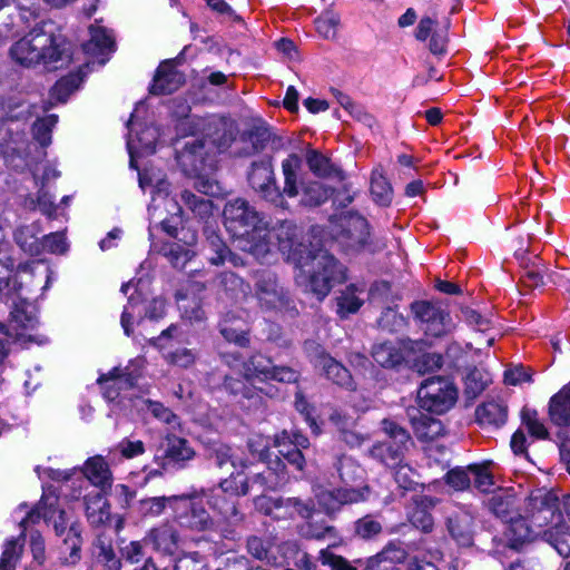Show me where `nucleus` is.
<instances>
[{"instance_id": "f257e3e1", "label": "nucleus", "mask_w": 570, "mask_h": 570, "mask_svg": "<svg viewBox=\"0 0 570 570\" xmlns=\"http://www.w3.org/2000/svg\"><path fill=\"white\" fill-rule=\"evenodd\" d=\"M11 58L23 67L42 63L49 69L68 67L72 62V43L52 20H41L9 50Z\"/></svg>"}, {"instance_id": "f03ea898", "label": "nucleus", "mask_w": 570, "mask_h": 570, "mask_svg": "<svg viewBox=\"0 0 570 570\" xmlns=\"http://www.w3.org/2000/svg\"><path fill=\"white\" fill-rule=\"evenodd\" d=\"M224 225L240 250L264 258L269 252L268 229L263 216L244 198L225 204Z\"/></svg>"}, {"instance_id": "7ed1b4c3", "label": "nucleus", "mask_w": 570, "mask_h": 570, "mask_svg": "<svg viewBox=\"0 0 570 570\" xmlns=\"http://www.w3.org/2000/svg\"><path fill=\"white\" fill-rule=\"evenodd\" d=\"M288 258L308 275L309 291L318 299L325 298L336 284L347 281L344 265L322 247L298 243L291 247Z\"/></svg>"}, {"instance_id": "20e7f679", "label": "nucleus", "mask_w": 570, "mask_h": 570, "mask_svg": "<svg viewBox=\"0 0 570 570\" xmlns=\"http://www.w3.org/2000/svg\"><path fill=\"white\" fill-rule=\"evenodd\" d=\"M249 492V479L242 471L232 472L228 478L222 479L218 487L210 490H200L206 498L208 507L225 521L238 523L244 514L238 509V498Z\"/></svg>"}, {"instance_id": "39448f33", "label": "nucleus", "mask_w": 570, "mask_h": 570, "mask_svg": "<svg viewBox=\"0 0 570 570\" xmlns=\"http://www.w3.org/2000/svg\"><path fill=\"white\" fill-rule=\"evenodd\" d=\"M380 430L385 439L376 441L368 450V455L384 466H394L405 461L414 449V440L409 430L395 417H384Z\"/></svg>"}, {"instance_id": "423d86ee", "label": "nucleus", "mask_w": 570, "mask_h": 570, "mask_svg": "<svg viewBox=\"0 0 570 570\" xmlns=\"http://www.w3.org/2000/svg\"><path fill=\"white\" fill-rule=\"evenodd\" d=\"M222 390L235 400L245 411H258L265 407L266 399L274 397L278 390L265 383L262 386L255 385L254 379L246 375H225L222 382Z\"/></svg>"}, {"instance_id": "0eeeda50", "label": "nucleus", "mask_w": 570, "mask_h": 570, "mask_svg": "<svg viewBox=\"0 0 570 570\" xmlns=\"http://www.w3.org/2000/svg\"><path fill=\"white\" fill-rule=\"evenodd\" d=\"M304 348L308 361L320 376L342 390L348 392H355L357 390V383L350 368L333 357L322 344L308 341L305 342Z\"/></svg>"}, {"instance_id": "6e6552de", "label": "nucleus", "mask_w": 570, "mask_h": 570, "mask_svg": "<svg viewBox=\"0 0 570 570\" xmlns=\"http://www.w3.org/2000/svg\"><path fill=\"white\" fill-rule=\"evenodd\" d=\"M458 401V389L444 376L425 379L417 390V405L430 414L441 415L450 411Z\"/></svg>"}, {"instance_id": "1a4fd4ad", "label": "nucleus", "mask_w": 570, "mask_h": 570, "mask_svg": "<svg viewBox=\"0 0 570 570\" xmlns=\"http://www.w3.org/2000/svg\"><path fill=\"white\" fill-rule=\"evenodd\" d=\"M411 313L426 336L440 338L454 328V323L441 299H417L410 305Z\"/></svg>"}, {"instance_id": "9d476101", "label": "nucleus", "mask_w": 570, "mask_h": 570, "mask_svg": "<svg viewBox=\"0 0 570 570\" xmlns=\"http://www.w3.org/2000/svg\"><path fill=\"white\" fill-rule=\"evenodd\" d=\"M199 492L173 495L171 512L174 520L184 529L204 532L214 527V520L204 505Z\"/></svg>"}, {"instance_id": "9b49d317", "label": "nucleus", "mask_w": 570, "mask_h": 570, "mask_svg": "<svg viewBox=\"0 0 570 570\" xmlns=\"http://www.w3.org/2000/svg\"><path fill=\"white\" fill-rule=\"evenodd\" d=\"M248 185L266 202L275 207L283 209L288 208L287 202L283 198V194L276 184L273 157L264 155L258 160H254L247 170Z\"/></svg>"}, {"instance_id": "f8f14e48", "label": "nucleus", "mask_w": 570, "mask_h": 570, "mask_svg": "<svg viewBox=\"0 0 570 570\" xmlns=\"http://www.w3.org/2000/svg\"><path fill=\"white\" fill-rule=\"evenodd\" d=\"M525 514L538 529L550 524L561 525L562 523L558 495L544 489H537L530 493L525 504Z\"/></svg>"}, {"instance_id": "ddd939ff", "label": "nucleus", "mask_w": 570, "mask_h": 570, "mask_svg": "<svg viewBox=\"0 0 570 570\" xmlns=\"http://www.w3.org/2000/svg\"><path fill=\"white\" fill-rule=\"evenodd\" d=\"M255 296L266 312L286 309L291 304L288 293L278 284L277 276L268 269L255 274Z\"/></svg>"}, {"instance_id": "4468645a", "label": "nucleus", "mask_w": 570, "mask_h": 570, "mask_svg": "<svg viewBox=\"0 0 570 570\" xmlns=\"http://www.w3.org/2000/svg\"><path fill=\"white\" fill-rule=\"evenodd\" d=\"M409 557L405 543L399 539L387 541L380 551L366 557L357 558L361 562V570H401Z\"/></svg>"}, {"instance_id": "2eb2a0df", "label": "nucleus", "mask_w": 570, "mask_h": 570, "mask_svg": "<svg viewBox=\"0 0 570 570\" xmlns=\"http://www.w3.org/2000/svg\"><path fill=\"white\" fill-rule=\"evenodd\" d=\"M508 523L503 538H493V542L503 548L520 551L527 543L532 542L539 532L537 527L530 522L528 515L518 513L513 518L505 521Z\"/></svg>"}, {"instance_id": "dca6fc26", "label": "nucleus", "mask_w": 570, "mask_h": 570, "mask_svg": "<svg viewBox=\"0 0 570 570\" xmlns=\"http://www.w3.org/2000/svg\"><path fill=\"white\" fill-rule=\"evenodd\" d=\"M158 452H160L158 460H160L161 466L170 468L173 471L185 469L196 455L189 441L174 433H168L165 436Z\"/></svg>"}, {"instance_id": "f3484780", "label": "nucleus", "mask_w": 570, "mask_h": 570, "mask_svg": "<svg viewBox=\"0 0 570 570\" xmlns=\"http://www.w3.org/2000/svg\"><path fill=\"white\" fill-rule=\"evenodd\" d=\"M175 157L181 170L189 177H199L207 170V148L204 137L186 141L175 149Z\"/></svg>"}, {"instance_id": "a211bd4d", "label": "nucleus", "mask_w": 570, "mask_h": 570, "mask_svg": "<svg viewBox=\"0 0 570 570\" xmlns=\"http://www.w3.org/2000/svg\"><path fill=\"white\" fill-rule=\"evenodd\" d=\"M203 253L210 265L220 266L228 259L236 265L238 258L225 242L217 222H207L203 227Z\"/></svg>"}, {"instance_id": "6ab92c4d", "label": "nucleus", "mask_w": 570, "mask_h": 570, "mask_svg": "<svg viewBox=\"0 0 570 570\" xmlns=\"http://www.w3.org/2000/svg\"><path fill=\"white\" fill-rule=\"evenodd\" d=\"M105 492L88 493L83 500L86 505V518L88 523L94 529H101L109 527L115 519V530L120 531L124 527V518L114 517L110 511V503L106 498Z\"/></svg>"}, {"instance_id": "aec40b11", "label": "nucleus", "mask_w": 570, "mask_h": 570, "mask_svg": "<svg viewBox=\"0 0 570 570\" xmlns=\"http://www.w3.org/2000/svg\"><path fill=\"white\" fill-rule=\"evenodd\" d=\"M138 377L132 371H121L115 366L108 373H102L97 379V384L101 386L102 396L108 402L117 401L122 391H129L137 386Z\"/></svg>"}, {"instance_id": "412c9836", "label": "nucleus", "mask_w": 570, "mask_h": 570, "mask_svg": "<svg viewBox=\"0 0 570 570\" xmlns=\"http://www.w3.org/2000/svg\"><path fill=\"white\" fill-rule=\"evenodd\" d=\"M371 488L368 485L335 488L331 491L322 492L320 503L327 512H335L345 504L364 502L368 499Z\"/></svg>"}, {"instance_id": "4be33fe9", "label": "nucleus", "mask_w": 570, "mask_h": 570, "mask_svg": "<svg viewBox=\"0 0 570 570\" xmlns=\"http://www.w3.org/2000/svg\"><path fill=\"white\" fill-rule=\"evenodd\" d=\"M144 541L163 556L174 557L179 551V532L169 521L150 528Z\"/></svg>"}, {"instance_id": "5701e85b", "label": "nucleus", "mask_w": 570, "mask_h": 570, "mask_svg": "<svg viewBox=\"0 0 570 570\" xmlns=\"http://www.w3.org/2000/svg\"><path fill=\"white\" fill-rule=\"evenodd\" d=\"M170 62L171 61H161L155 70L153 81L148 88L150 95H171L185 85V73L174 68Z\"/></svg>"}, {"instance_id": "b1692460", "label": "nucleus", "mask_w": 570, "mask_h": 570, "mask_svg": "<svg viewBox=\"0 0 570 570\" xmlns=\"http://www.w3.org/2000/svg\"><path fill=\"white\" fill-rule=\"evenodd\" d=\"M410 424L416 440L420 443H431L446 434V429L440 419L423 410L416 409L414 413H409Z\"/></svg>"}, {"instance_id": "393cba45", "label": "nucleus", "mask_w": 570, "mask_h": 570, "mask_svg": "<svg viewBox=\"0 0 570 570\" xmlns=\"http://www.w3.org/2000/svg\"><path fill=\"white\" fill-rule=\"evenodd\" d=\"M446 529L458 546L470 548L474 544V518L464 510L451 513L446 518Z\"/></svg>"}, {"instance_id": "a878e982", "label": "nucleus", "mask_w": 570, "mask_h": 570, "mask_svg": "<svg viewBox=\"0 0 570 570\" xmlns=\"http://www.w3.org/2000/svg\"><path fill=\"white\" fill-rule=\"evenodd\" d=\"M340 238L355 252L363 250L370 244L371 225L362 215L352 216L341 229Z\"/></svg>"}, {"instance_id": "bb28decb", "label": "nucleus", "mask_w": 570, "mask_h": 570, "mask_svg": "<svg viewBox=\"0 0 570 570\" xmlns=\"http://www.w3.org/2000/svg\"><path fill=\"white\" fill-rule=\"evenodd\" d=\"M91 556L94 563L104 570H121V556H117L112 539L102 532L98 533L91 543Z\"/></svg>"}, {"instance_id": "cd10ccee", "label": "nucleus", "mask_w": 570, "mask_h": 570, "mask_svg": "<svg viewBox=\"0 0 570 570\" xmlns=\"http://www.w3.org/2000/svg\"><path fill=\"white\" fill-rule=\"evenodd\" d=\"M86 479L96 488L98 492L108 493L112 487V472L108 462L102 455L88 458L81 469Z\"/></svg>"}, {"instance_id": "c85d7f7f", "label": "nucleus", "mask_w": 570, "mask_h": 570, "mask_svg": "<svg viewBox=\"0 0 570 570\" xmlns=\"http://www.w3.org/2000/svg\"><path fill=\"white\" fill-rule=\"evenodd\" d=\"M490 513L505 522L519 513L518 498L513 489H499L485 502Z\"/></svg>"}, {"instance_id": "c756f323", "label": "nucleus", "mask_w": 570, "mask_h": 570, "mask_svg": "<svg viewBox=\"0 0 570 570\" xmlns=\"http://www.w3.org/2000/svg\"><path fill=\"white\" fill-rule=\"evenodd\" d=\"M207 459L218 469L233 468L244 473V469L247 468L246 460L239 458L236 454L235 449L223 442H213L208 444Z\"/></svg>"}, {"instance_id": "7c9ffc66", "label": "nucleus", "mask_w": 570, "mask_h": 570, "mask_svg": "<svg viewBox=\"0 0 570 570\" xmlns=\"http://www.w3.org/2000/svg\"><path fill=\"white\" fill-rule=\"evenodd\" d=\"M548 417L558 428L570 426V382L550 397Z\"/></svg>"}, {"instance_id": "2f4dec72", "label": "nucleus", "mask_w": 570, "mask_h": 570, "mask_svg": "<svg viewBox=\"0 0 570 570\" xmlns=\"http://www.w3.org/2000/svg\"><path fill=\"white\" fill-rule=\"evenodd\" d=\"M82 544V524L79 520H75L70 523L60 546L62 562L69 566L77 564L81 560Z\"/></svg>"}, {"instance_id": "473e14b6", "label": "nucleus", "mask_w": 570, "mask_h": 570, "mask_svg": "<svg viewBox=\"0 0 570 570\" xmlns=\"http://www.w3.org/2000/svg\"><path fill=\"white\" fill-rule=\"evenodd\" d=\"M219 332L222 336L240 347H246L250 343L249 331L245 321L234 312H227L219 322Z\"/></svg>"}, {"instance_id": "72a5a7b5", "label": "nucleus", "mask_w": 570, "mask_h": 570, "mask_svg": "<svg viewBox=\"0 0 570 570\" xmlns=\"http://www.w3.org/2000/svg\"><path fill=\"white\" fill-rule=\"evenodd\" d=\"M438 499L431 495H421L414 500V507L409 513L410 523L423 533H431L434 529V519L431 510L436 505Z\"/></svg>"}, {"instance_id": "f704fd0d", "label": "nucleus", "mask_w": 570, "mask_h": 570, "mask_svg": "<svg viewBox=\"0 0 570 570\" xmlns=\"http://www.w3.org/2000/svg\"><path fill=\"white\" fill-rule=\"evenodd\" d=\"M374 362L383 368L400 371L406 364L404 351L393 342H383L372 347Z\"/></svg>"}, {"instance_id": "c9c22d12", "label": "nucleus", "mask_w": 570, "mask_h": 570, "mask_svg": "<svg viewBox=\"0 0 570 570\" xmlns=\"http://www.w3.org/2000/svg\"><path fill=\"white\" fill-rule=\"evenodd\" d=\"M508 420V406L498 401H487L475 409V421L481 426L501 428Z\"/></svg>"}, {"instance_id": "e433bc0d", "label": "nucleus", "mask_w": 570, "mask_h": 570, "mask_svg": "<svg viewBox=\"0 0 570 570\" xmlns=\"http://www.w3.org/2000/svg\"><path fill=\"white\" fill-rule=\"evenodd\" d=\"M275 138L276 136L272 131L271 127L266 125L254 126L242 134V140L249 141L250 147L238 150L236 156L249 157L255 154H259L266 148L268 142L274 141Z\"/></svg>"}, {"instance_id": "4c0bfd02", "label": "nucleus", "mask_w": 570, "mask_h": 570, "mask_svg": "<svg viewBox=\"0 0 570 570\" xmlns=\"http://www.w3.org/2000/svg\"><path fill=\"white\" fill-rule=\"evenodd\" d=\"M306 164L308 169L320 178H336L343 181L346 177L344 170L334 165L331 159L316 149L306 151Z\"/></svg>"}, {"instance_id": "58836bf2", "label": "nucleus", "mask_w": 570, "mask_h": 570, "mask_svg": "<svg viewBox=\"0 0 570 570\" xmlns=\"http://www.w3.org/2000/svg\"><path fill=\"white\" fill-rule=\"evenodd\" d=\"M10 322L18 336L23 335L22 331L33 330L38 325L35 308L24 298H20L13 304L10 311Z\"/></svg>"}, {"instance_id": "ea45409f", "label": "nucleus", "mask_w": 570, "mask_h": 570, "mask_svg": "<svg viewBox=\"0 0 570 570\" xmlns=\"http://www.w3.org/2000/svg\"><path fill=\"white\" fill-rule=\"evenodd\" d=\"M335 188L324 185L321 181L311 180L302 183L299 204L304 207L315 208L333 197Z\"/></svg>"}, {"instance_id": "a19ab883", "label": "nucleus", "mask_w": 570, "mask_h": 570, "mask_svg": "<svg viewBox=\"0 0 570 570\" xmlns=\"http://www.w3.org/2000/svg\"><path fill=\"white\" fill-rule=\"evenodd\" d=\"M315 562L320 566L321 570H360L361 568V562H356V559L348 560L338 554L335 546H327L321 549Z\"/></svg>"}, {"instance_id": "79ce46f5", "label": "nucleus", "mask_w": 570, "mask_h": 570, "mask_svg": "<svg viewBox=\"0 0 570 570\" xmlns=\"http://www.w3.org/2000/svg\"><path fill=\"white\" fill-rule=\"evenodd\" d=\"M274 361L272 357L254 352L242 361L243 374L246 377L257 379L262 383H267V376L271 374Z\"/></svg>"}, {"instance_id": "37998d69", "label": "nucleus", "mask_w": 570, "mask_h": 570, "mask_svg": "<svg viewBox=\"0 0 570 570\" xmlns=\"http://www.w3.org/2000/svg\"><path fill=\"white\" fill-rule=\"evenodd\" d=\"M173 495L147 497L137 501L135 512L141 520H154L164 514L167 508L171 510Z\"/></svg>"}, {"instance_id": "c03bdc74", "label": "nucleus", "mask_w": 570, "mask_h": 570, "mask_svg": "<svg viewBox=\"0 0 570 570\" xmlns=\"http://www.w3.org/2000/svg\"><path fill=\"white\" fill-rule=\"evenodd\" d=\"M336 470L344 485L362 487L365 483V470L351 456L343 455L337 460Z\"/></svg>"}, {"instance_id": "a18cd8bd", "label": "nucleus", "mask_w": 570, "mask_h": 570, "mask_svg": "<svg viewBox=\"0 0 570 570\" xmlns=\"http://www.w3.org/2000/svg\"><path fill=\"white\" fill-rule=\"evenodd\" d=\"M180 197L185 206L193 213L194 217L204 222V225H206L207 222H217L214 218V203L212 199L198 196L188 189H184Z\"/></svg>"}, {"instance_id": "49530a36", "label": "nucleus", "mask_w": 570, "mask_h": 570, "mask_svg": "<svg viewBox=\"0 0 570 570\" xmlns=\"http://www.w3.org/2000/svg\"><path fill=\"white\" fill-rule=\"evenodd\" d=\"M382 517L379 513H367L353 522V537L363 540H376L383 533Z\"/></svg>"}, {"instance_id": "de8ad7c7", "label": "nucleus", "mask_w": 570, "mask_h": 570, "mask_svg": "<svg viewBox=\"0 0 570 570\" xmlns=\"http://www.w3.org/2000/svg\"><path fill=\"white\" fill-rule=\"evenodd\" d=\"M302 160L298 155L291 154L287 158L282 161V170L284 175V187L281 193L283 198L285 196L289 198L297 197L299 195V184L297 171L301 168Z\"/></svg>"}, {"instance_id": "09e8293b", "label": "nucleus", "mask_w": 570, "mask_h": 570, "mask_svg": "<svg viewBox=\"0 0 570 570\" xmlns=\"http://www.w3.org/2000/svg\"><path fill=\"white\" fill-rule=\"evenodd\" d=\"M13 239L20 249L30 256H39L43 253L42 239L38 236L36 227L31 225L17 227Z\"/></svg>"}, {"instance_id": "8fccbe9b", "label": "nucleus", "mask_w": 570, "mask_h": 570, "mask_svg": "<svg viewBox=\"0 0 570 570\" xmlns=\"http://www.w3.org/2000/svg\"><path fill=\"white\" fill-rule=\"evenodd\" d=\"M165 209L167 215L157 226L170 238H177L179 228L183 225V207L175 198H167L165 200Z\"/></svg>"}, {"instance_id": "3c124183", "label": "nucleus", "mask_w": 570, "mask_h": 570, "mask_svg": "<svg viewBox=\"0 0 570 570\" xmlns=\"http://www.w3.org/2000/svg\"><path fill=\"white\" fill-rule=\"evenodd\" d=\"M370 193L373 202L381 207H389L393 200V188L382 171L373 170L371 174Z\"/></svg>"}, {"instance_id": "603ef678", "label": "nucleus", "mask_w": 570, "mask_h": 570, "mask_svg": "<svg viewBox=\"0 0 570 570\" xmlns=\"http://www.w3.org/2000/svg\"><path fill=\"white\" fill-rule=\"evenodd\" d=\"M295 410L304 417L314 435H320L322 432L321 425L316 417V407L305 396L302 389H297L294 394Z\"/></svg>"}, {"instance_id": "864d4df0", "label": "nucleus", "mask_w": 570, "mask_h": 570, "mask_svg": "<svg viewBox=\"0 0 570 570\" xmlns=\"http://www.w3.org/2000/svg\"><path fill=\"white\" fill-rule=\"evenodd\" d=\"M387 468L394 470V480L404 492H414L422 485L419 481L420 474L405 461Z\"/></svg>"}, {"instance_id": "5fc2aeb1", "label": "nucleus", "mask_w": 570, "mask_h": 570, "mask_svg": "<svg viewBox=\"0 0 570 570\" xmlns=\"http://www.w3.org/2000/svg\"><path fill=\"white\" fill-rule=\"evenodd\" d=\"M314 24L318 35L327 40H333L337 36V29L341 24V17L333 9L328 8L324 10L314 20Z\"/></svg>"}, {"instance_id": "6e6d98bb", "label": "nucleus", "mask_w": 570, "mask_h": 570, "mask_svg": "<svg viewBox=\"0 0 570 570\" xmlns=\"http://www.w3.org/2000/svg\"><path fill=\"white\" fill-rule=\"evenodd\" d=\"M521 423L529 435L535 440H548L550 434L543 422L539 420L538 411L523 406L520 412Z\"/></svg>"}, {"instance_id": "4d7b16f0", "label": "nucleus", "mask_w": 570, "mask_h": 570, "mask_svg": "<svg viewBox=\"0 0 570 570\" xmlns=\"http://www.w3.org/2000/svg\"><path fill=\"white\" fill-rule=\"evenodd\" d=\"M58 122V115L50 114L39 117L32 124L33 139L41 146L48 147L52 140V129Z\"/></svg>"}, {"instance_id": "13d9d810", "label": "nucleus", "mask_w": 570, "mask_h": 570, "mask_svg": "<svg viewBox=\"0 0 570 570\" xmlns=\"http://www.w3.org/2000/svg\"><path fill=\"white\" fill-rule=\"evenodd\" d=\"M468 471L473 474V485L482 493L491 492L494 485V478L490 471V462L472 463L468 465Z\"/></svg>"}, {"instance_id": "bf43d9fd", "label": "nucleus", "mask_w": 570, "mask_h": 570, "mask_svg": "<svg viewBox=\"0 0 570 570\" xmlns=\"http://www.w3.org/2000/svg\"><path fill=\"white\" fill-rule=\"evenodd\" d=\"M213 145L219 153L226 151L236 139V130L233 125L219 122L214 126L213 131L208 134Z\"/></svg>"}, {"instance_id": "052dcab7", "label": "nucleus", "mask_w": 570, "mask_h": 570, "mask_svg": "<svg viewBox=\"0 0 570 570\" xmlns=\"http://www.w3.org/2000/svg\"><path fill=\"white\" fill-rule=\"evenodd\" d=\"M274 445L276 448H299L303 451L309 448L311 442L299 430H282L274 435Z\"/></svg>"}, {"instance_id": "680f3d73", "label": "nucleus", "mask_w": 570, "mask_h": 570, "mask_svg": "<svg viewBox=\"0 0 570 570\" xmlns=\"http://www.w3.org/2000/svg\"><path fill=\"white\" fill-rule=\"evenodd\" d=\"M23 551V543L18 539H8L0 557V570H16Z\"/></svg>"}, {"instance_id": "e2e57ef3", "label": "nucleus", "mask_w": 570, "mask_h": 570, "mask_svg": "<svg viewBox=\"0 0 570 570\" xmlns=\"http://www.w3.org/2000/svg\"><path fill=\"white\" fill-rule=\"evenodd\" d=\"M57 502L58 498H56L55 503H47L42 495L38 504L32 508L22 519V523L36 524L39 523L41 519H43L46 522H50L56 514Z\"/></svg>"}, {"instance_id": "0e129e2a", "label": "nucleus", "mask_w": 570, "mask_h": 570, "mask_svg": "<svg viewBox=\"0 0 570 570\" xmlns=\"http://www.w3.org/2000/svg\"><path fill=\"white\" fill-rule=\"evenodd\" d=\"M259 459L264 462H267V470L273 472V476L277 479L279 487L284 485L289 479V472L287 470V464L285 460L278 455L275 459H271V453L268 448H264L259 452Z\"/></svg>"}, {"instance_id": "69168bd1", "label": "nucleus", "mask_w": 570, "mask_h": 570, "mask_svg": "<svg viewBox=\"0 0 570 570\" xmlns=\"http://www.w3.org/2000/svg\"><path fill=\"white\" fill-rule=\"evenodd\" d=\"M546 541L563 558L570 557V532L561 530L560 525L544 531Z\"/></svg>"}, {"instance_id": "338daca9", "label": "nucleus", "mask_w": 570, "mask_h": 570, "mask_svg": "<svg viewBox=\"0 0 570 570\" xmlns=\"http://www.w3.org/2000/svg\"><path fill=\"white\" fill-rule=\"evenodd\" d=\"M377 326L384 332L394 334L406 326V321L394 308L386 306L377 320Z\"/></svg>"}, {"instance_id": "774afa93", "label": "nucleus", "mask_w": 570, "mask_h": 570, "mask_svg": "<svg viewBox=\"0 0 570 570\" xmlns=\"http://www.w3.org/2000/svg\"><path fill=\"white\" fill-rule=\"evenodd\" d=\"M264 333L265 340L279 348L288 350L293 346L292 340L286 336L283 327L275 322L267 321L265 323Z\"/></svg>"}]
</instances>
